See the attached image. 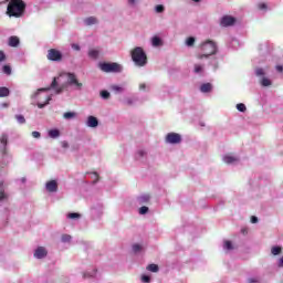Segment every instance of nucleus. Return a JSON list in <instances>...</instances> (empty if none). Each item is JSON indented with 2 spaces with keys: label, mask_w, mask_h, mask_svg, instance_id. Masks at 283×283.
<instances>
[{
  "label": "nucleus",
  "mask_w": 283,
  "mask_h": 283,
  "mask_svg": "<svg viewBox=\"0 0 283 283\" xmlns=\"http://www.w3.org/2000/svg\"><path fill=\"white\" fill-rule=\"evenodd\" d=\"M70 86H73L77 92L83 90V83L78 82L74 73H63L54 77L51 83V88L54 90V94H63L64 90H67Z\"/></svg>",
  "instance_id": "f257e3e1"
},
{
  "label": "nucleus",
  "mask_w": 283,
  "mask_h": 283,
  "mask_svg": "<svg viewBox=\"0 0 283 283\" xmlns=\"http://www.w3.org/2000/svg\"><path fill=\"white\" fill-rule=\"evenodd\" d=\"M51 87L39 88L31 95V101L33 105H36L39 109H43V107L50 105V101H52V96L54 94L50 93Z\"/></svg>",
  "instance_id": "f03ea898"
},
{
  "label": "nucleus",
  "mask_w": 283,
  "mask_h": 283,
  "mask_svg": "<svg viewBox=\"0 0 283 283\" xmlns=\"http://www.w3.org/2000/svg\"><path fill=\"white\" fill-rule=\"evenodd\" d=\"M25 12V2L23 0H11L7 7L8 17L19 19Z\"/></svg>",
  "instance_id": "7ed1b4c3"
},
{
  "label": "nucleus",
  "mask_w": 283,
  "mask_h": 283,
  "mask_svg": "<svg viewBox=\"0 0 283 283\" xmlns=\"http://www.w3.org/2000/svg\"><path fill=\"white\" fill-rule=\"evenodd\" d=\"M132 61L137 67H145L147 65V53L140 46H136L130 52Z\"/></svg>",
  "instance_id": "20e7f679"
},
{
  "label": "nucleus",
  "mask_w": 283,
  "mask_h": 283,
  "mask_svg": "<svg viewBox=\"0 0 283 283\" xmlns=\"http://www.w3.org/2000/svg\"><path fill=\"white\" fill-rule=\"evenodd\" d=\"M201 52L202 54H199L198 59H209V56L218 52V45L216 42L208 40L201 44Z\"/></svg>",
  "instance_id": "39448f33"
},
{
  "label": "nucleus",
  "mask_w": 283,
  "mask_h": 283,
  "mask_svg": "<svg viewBox=\"0 0 283 283\" xmlns=\"http://www.w3.org/2000/svg\"><path fill=\"white\" fill-rule=\"evenodd\" d=\"M98 67L106 74H120V72H123V65L116 62H102L98 64Z\"/></svg>",
  "instance_id": "423d86ee"
},
{
  "label": "nucleus",
  "mask_w": 283,
  "mask_h": 283,
  "mask_svg": "<svg viewBox=\"0 0 283 283\" xmlns=\"http://www.w3.org/2000/svg\"><path fill=\"white\" fill-rule=\"evenodd\" d=\"M8 146V134L3 133L0 137V154L2 155L3 163L10 161V156H8V151L6 147Z\"/></svg>",
  "instance_id": "0eeeda50"
},
{
  "label": "nucleus",
  "mask_w": 283,
  "mask_h": 283,
  "mask_svg": "<svg viewBox=\"0 0 283 283\" xmlns=\"http://www.w3.org/2000/svg\"><path fill=\"white\" fill-rule=\"evenodd\" d=\"M46 59L55 63H61V61H63V53L56 49H51L48 51Z\"/></svg>",
  "instance_id": "6e6552de"
},
{
  "label": "nucleus",
  "mask_w": 283,
  "mask_h": 283,
  "mask_svg": "<svg viewBox=\"0 0 283 283\" xmlns=\"http://www.w3.org/2000/svg\"><path fill=\"white\" fill-rule=\"evenodd\" d=\"M166 143L168 145H180L182 143V136L178 133H168L166 135Z\"/></svg>",
  "instance_id": "1a4fd4ad"
},
{
  "label": "nucleus",
  "mask_w": 283,
  "mask_h": 283,
  "mask_svg": "<svg viewBox=\"0 0 283 283\" xmlns=\"http://www.w3.org/2000/svg\"><path fill=\"white\" fill-rule=\"evenodd\" d=\"M84 280H101V273L98 270L86 271L83 273Z\"/></svg>",
  "instance_id": "9d476101"
},
{
  "label": "nucleus",
  "mask_w": 283,
  "mask_h": 283,
  "mask_svg": "<svg viewBox=\"0 0 283 283\" xmlns=\"http://www.w3.org/2000/svg\"><path fill=\"white\" fill-rule=\"evenodd\" d=\"M233 23H235V18L231 15H224L220 20V25H222V28H229L230 25H233Z\"/></svg>",
  "instance_id": "9b49d317"
},
{
  "label": "nucleus",
  "mask_w": 283,
  "mask_h": 283,
  "mask_svg": "<svg viewBox=\"0 0 283 283\" xmlns=\"http://www.w3.org/2000/svg\"><path fill=\"white\" fill-rule=\"evenodd\" d=\"M85 125H86V127H91L92 129H96V127H98V118L94 115H90L86 118Z\"/></svg>",
  "instance_id": "f8f14e48"
},
{
  "label": "nucleus",
  "mask_w": 283,
  "mask_h": 283,
  "mask_svg": "<svg viewBox=\"0 0 283 283\" xmlns=\"http://www.w3.org/2000/svg\"><path fill=\"white\" fill-rule=\"evenodd\" d=\"M45 189L49 193H56L59 191V184L56 180H51L45 184Z\"/></svg>",
  "instance_id": "ddd939ff"
},
{
  "label": "nucleus",
  "mask_w": 283,
  "mask_h": 283,
  "mask_svg": "<svg viewBox=\"0 0 283 283\" xmlns=\"http://www.w3.org/2000/svg\"><path fill=\"white\" fill-rule=\"evenodd\" d=\"M46 255H48V250L43 247H39L34 251V258H36V260H43V258H46Z\"/></svg>",
  "instance_id": "4468645a"
},
{
  "label": "nucleus",
  "mask_w": 283,
  "mask_h": 283,
  "mask_svg": "<svg viewBox=\"0 0 283 283\" xmlns=\"http://www.w3.org/2000/svg\"><path fill=\"white\" fill-rule=\"evenodd\" d=\"M223 163H226V165H235V163H240V158L233 155H224Z\"/></svg>",
  "instance_id": "2eb2a0df"
},
{
  "label": "nucleus",
  "mask_w": 283,
  "mask_h": 283,
  "mask_svg": "<svg viewBox=\"0 0 283 283\" xmlns=\"http://www.w3.org/2000/svg\"><path fill=\"white\" fill-rule=\"evenodd\" d=\"M228 43H229V48H232V50H238V48H240L241 45L240 40L235 38H230L228 40Z\"/></svg>",
  "instance_id": "dca6fc26"
},
{
  "label": "nucleus",
  "mask_w": 283,
  "mask_h": 283,
  "mask_svg": "<svg viewBox=\"0 0 283 283\" xmlns=\"http://www.w3.org/2000/svg\"><path fill=\"white\" fill-rule=\"evenodd\" d=\"M213 90V85L211 83H203L200 86V92L202 94H209Z\"/></svg>",
  "instance_id": "f3484780"
},
{
  "label": "nucleus",
  "mask_w": 283,
  "mask_h": 283,
  "mask_svg": "<svg viewBox=\"0 0 283 283\" xmlns=\"http://www.w3.org/2000/svg\"><path fill=\"white\" fill-rule=\"evenodd\" d=\"M88 56H90V59H93L96 61V59H98V56H101V51L98 49H90Z\"/></svg>",
  "instance_id": "a211bd4d"
},
{
  "label": "nucleus",
  "mask_w": 283,
  "mask_h": 283,
  "mask_svg": "<svg viewBox=\"0 0 283 283\" xmlns=\"http://www.w3.org/2000/svg\"><path fill=\"white\" fill-rule=\"evenodd\" d=\"M48 136H49V138L56 139L61 136V130H59L57 128L50 129L48 132Z\"/></svg>",
  "instance_id": "6ab92c4d"
},
{
  "label": "nucleus",
  "mask_w": 283,
  "mask_h": 283,
  "mask_svg": "<svg viewBox=\"0 0 283 283\" xmlns=\"http://www.w3.org/2000/svg\"><path fill=\"white\" fill-rule=\"evenodd\" d=\"M151 45H153V48H160V45H163V39H160L157 35L153 36L151 38Z\"/></svg>",
  "instance_id": "aec40b11"
},
{
  "label": "nucleus",
  "mask_w": 283,
  "mask_h": 283,
  "mask_svg": "<svg viewBox=\"0 0 283 283\" xmlns=\"http://www.w3.org/2000/svg\"><path fill=\"white\" fill-rule=\"evenodd\" d=\"M6 200H8V195L3 190V184H1V186H0V205H3V202H6Z\"/></svg>",
  "instance_id": "412c9836"
},
{
  "label": "nucleus",
  "mask_w": 283,
  "mask_h": 283,
  "mask_svg": "<svg viewBox=\"0 0 283 283\" xmlns=\"http://www.w3.org/2000/svg\"><path fill=\"white\" fill-rule=\"evenodd\" d=\"M139 205H146L149 200H151V196L149 195H142L137 198Z\"/></svg>",
  "instance_id": "4be33fe9"
},
{
  "label": "nucleus",
  "mask_w": 283,
  "mask_h": 283,
  "mask_svg": "<svg viewBox=\"0 0 283 283\" xmlns=\"http://www.w3.org/2000/svg\"><path fill=\"white\" fill-rule=\"evenodd\" d=\"M254 74H255V76H258L259 78H260V77L264 78V76L266 75V71H264V69H262V67H256V69L254 70Z\"/></svg>",
  "instance_id": "5701e85b"
},
{
  "label": "nucleus",
  "mask_w": 283,
  "mask_h": 283,
  "mask_svg": "<svg viewBox=\"0 0 283 283\" xmlns=\"http://www.w3.org/2000/svg\"><path fill=\"white\" fill-rule=\"evenodd\" d=\"M6 96H10V88L2 86L0 87V98H6Z\"/></svg>",
  "instance_id": "b1692460"
},
{
  "label": "nucleus",
  "mask_w": 283,
  "mask_h": 283,
  "mask_svg": "<svg viewBox=\"0 0 283 283\" xmlns=\"http://www.w3.org/2000/svg\"><path fill=\"white\" fill-rule=\"evenodd\" d=\"M9 45H10V48L19 46V39L17 36H10L9 38Z\"/></svg>",
  "instance_id": "393cba45"
},
{
  "label": "nucleus",
  "mask_w": 283,
  "mask_h": 283,
  "mask_svg": "<svg viewBox=\"0 0 283 283\" xmlns=\"http://www.w3.org/2000/svg\"><path fill=\"white\" fill-rule=\"evenodd\" d=\"M85 25H95V23H98V20L94 17H88L84 20Z\"/></svg>",
  "instance_id": "a878e982"
},
{
  "label": "nucleus",
  "mask_w": 283,
  "mask_h": 283,
  "mask_svg": "<svg viewBox=\"0 0 283 283\" xmlns=\"http://www.w3.org/2000/svg\"><path fill=\"white\" fill-rule=\"evenodd\" d=\"M143 158H147V151L144 150V149H139V150L136 153V159H137V160H143Z\"/></svg>",
  "instance_id": "bb28decb"
},
{
  "label": "nucleus",
  "mask_w": 283,
  "mask_h": 283,
  "mask_svg": "<svg viewBox=\"0 0 283 283\" xmlns=\"http://www.w3.org/2000/svg\"><path fill=\"white\" fill-rule=\"evenodd\" d=\"M233 243L229 240L223 241V250L224 251H233Z\"/></svg>",
  "instance_id": "cd10ccee"
},
{
  "label": "nucleus",
  "mask_w": 283,
  "mask_h": 283,
  "mask_svg": "<svg viewBox=\"0 0 283 283\" xmlns=\"http://www.w3.org/2000/svg\"><path fill=\"white\" fill-rule=\"evenodd\" d=\"M195 74H205V66L202 64H195Z\"/></svg>",
  "instance_id": "c85d7f7f"
},
{
  "label": "nucleus",
  "mask_w": 283,
  "mask_h": 283,
  "mask_svg": "<svg viewBox=\"0 0 283 283\" xmlns=\"http://www.w3.org/2000/svg\"><path fill=\"white\" fill-rule=\"evenodd\" d=\"M111 90L115 93V94H123V92H125V88L118 85H112Z\"/></svg>",
  "instance_id": "c756f323"
},
{
  "label": "nucleus",
  "mask_w": 283,
  "mask_h": 283,
  "mask_svg": "<svg viewBox=\"0 0 283 283\" xmlns=\"http://www.w3.org/2000/svg\"><path fill=\"white\" fill-rule=\"evenodd\" d=\"M63 118H65V120H72V118H76V113L75 112H66L63 114Z\"/></svg>",
  "instance_id": "7c9ffc66"
},
{
  "label": "nucleus",
  "mask_w": 283,
  "mask_h": 283,
  "mask_svg": "<svg viewBox=\"0 0 283 283\" xmlns=\"http://www.w3.org/2000/svg\"><path fill=\"white\" fill-rule=\"evenodd\" d=\"M138 3H140V0H127V6L130 7L133 10H135V8H138Z\"/></svg>",
  "instance_id": "2f4dec72"
},
{
  "label": "nucleus",
  "mask_w": 283,
  "mask_h": 283,
  "mask_svg": "<svg viewBox=\"0 0 283 283\" xmlns=\"http://www.w3.org/2000/svg\"><path fill=\"white\" fill-rule=\"evenodd\" d=\"M260 83L262 87H271L272 85V82L268 77H262Z\"/></svg>",
  "instance_id": "473e14b6"
},
{
  "label": "nucleus",
  "mask_w": 283,
  "mask_h": 283,
  "mask_svg": "<svg viewBox=\"0 0 283 283\" xmlns=\"http://www.w3.org/2000/svg\"><path fill=\"white\" fill-rule=\"evenodd\" d=\"M66 218H69V220H78V218H81V214L78 212H70L66 214Z\"/></svg>",
  "instance_id": "72a5a7b5"
},
{
  "label": "nucleus",
  "mask_w": 283,
  "mask_h": 283,
  "mask_svg": "<svg viewBox=\"0 0 283 283\" xmlns=\"http://www.w3.org/2000/svg\"><path fill=\"white\" fill-rule=\"evenodd\" d=\"M61 242H63L64 244H67V243L72 242V235H70V234H62Z\"/></svg>",
  "instance_id": "f704fd0d"
},
{
  "label": "nucleus",
  "mask_w": 283,
  "mask_h": 283,
  "mask_svg": "<svg viewBox=\"0 0 283 283\" xmlns=\"http://www.w3.org/2000/svg\"><path fill=\"white\" fill-rule=\"evenodd\" d=\"M195 43H196V38H193V36H189V38L186 40V45H187V48H193Z\"/></svg>",
  "instance_id": "c9c22d12"
},
{
  "label": "nucleus",
  "mask_w": 283,
  "mask_h": 283,
  "mask_svg": "<svg viewBox=\"0 0 283 283\" xmlns=\"http://www.w3.org/2000/svg\"><path fill=\"white\" fill-rule=\"evenodd\" d=\"M139 90L140 92H149V90H151V86L149 84L142 83L139 84Z\"/></svg>",
  "instance_id": "e433bc0d"
},
{
  "label": "nucleus",
  "mask_w": 283,
  "mask_h": 283,
  "mask_svg": "<svg viewBox=\"0 0 283 283\" xmlns=\"http://www.w3.org/2000/svg\"><path fill=\"white\" fill-rule=\"evenodd\" d=\"M147 271H150L151 273H158L159 268H158L157 264H149V265L147 266Z\"/></svg>",
  "instance_id": "4c0bfd02"
},
{
  "label": "nucleus",
  "mask_w": 283,
  "mask_h": 283,
  "mask_svg": "<svg viewBox=\"0 0 283 283\" xmlns=\"http://www.w3.org/2000/svg\"><path fill=\"white\" fill-rule=\"evenodd\" d=\"M272 255H280L282 253L281 247H273L271 250Z\"/></svg>",
  "instance_id": "58836bf2"
},
{
  "label": "nucleus",
  "mask_w": 283,
  "mask_h": 283,
  "mask_svg": "<svg viewBox=\"0 0 283 283\" xmlns=\"http://www.w3.org/2000/svg\"><path fill=\"white\" fill-rule=\"evenodd\" d=\"M99 96H101V98H103L104 101H107V99H109V96H111V94L108 93V91H101V93H99Z\"/></svg>",
  "instance_id": "ea45409f"
},
{
  "label": "nucleus",
  "mask_w": 283,
  "mask_h": 283,
  "mask_svg": "<svg viewBox=\"0 0 283 283\" xmlns=\"http://www.w3.org/2000/svg\"><path fill=\"white\" fill-rule=\"evenodd\" d=\"M15 119L19 123V125H25V116H23V115H15Z\"/></svg>",
  "instance_id": "a19ab883"
},
{
  "label": "nucleus",
  "mask_w": 283,
  "mask_h": 283,
  "mask_svg": "<svg viewBox=\"0 0 283 283\" xmlns=\"http://www.w3.org/2000/svg\"><path fill=\"white\" fill-rule=\"evenodd\" d=\"M155 12H157V14H163V12H165V6L163 4H157L155 7Z\"/></svg>",
  "instance_id": "79ce46f5"
},
{
  "label": "nucleus",
  "mask_w": 283,
  "mask_h": 283,
  "mask_svg": "<svg viewBox=\"0 0 283 283\" xmlns=\"http://www.w3.org/2000/svg\"><path fill=\"white\" fill-rule=\"evenodd\" d=\"M143 245L142 244H138V243H135V244H133V251L135 252V253H140V251H143Z\"/></svg>",
  "instance_id": "37998d69"
},
{
  "label": "nucleus",
  "mask_w": 283,
  "mask_h": 283,
  "mask_svg": "<svg viewBox=\"0 0 283 283\" xmlns=\"http://www.w3.org/2000/svg\"><path fill=\"white\" fill-rule=\"evenodd\" d=\"M2 72H3L4 74H7L8 76H10V74H12V69L10 67V65H4V66L2 67Z\"/></svg>",
  "instance_id": "c03bdc74"
},
{
  "label": "nucleus",
  "mask_w": 283,
  "mask_h": 283,
  "mask_svg": "<svg viewBox=\"0 0 283 283\" xmlns=\"http://www.w3.org/2000/svg\"><path fill=\"white\" fill-rule=\"evenodd\" d=\"M237 109H238V112L244 113V112H247V105H244L243 103H239V104H237Z\"/></svg>",
  "instance_id": "a18cd8bd"
},
{
  "label": "nucleus",
  "mask_w": 283,
  "mask_h": 283,
  "mask_svg": "<svg viewBox=\"0 0 283 283\" xmlns=\"http://www.w3.org/2000/svg\"><path fill=\"white\" fill-rule=\"evenodd\" d=\"M149 212V208L147 206H143L142 208H139V213L140 216H145V213Z\"/></svg>",
  "instance_id": "49530a36"
},
{
  "label": "nucleus",
  "mask_w": 283,
  "mask_h": 283,
  "mask_svg": "<svg viewBox=\"0 0 283 283\" xmlns=\"http://www.w3.org/2000/svg\"><path fill=\"white\" fill-rule=\"evenodd\" d=\"M258 8H259L260 10L265 11V12H266V10H269V6H266V3H264V2L258 3Z\"/></svg>",
  "instance_id": "de8ad7c7"
},
{
  "label": "nucleus",
  "mask_w": 283,
  "mask_h": 283,
  "mask_svg": "<svg viewBox=\"0 0 283 283\" xmlns=\"http://www.w3.org/2000/svg\"><path fill=\"white\" fill-rule=\"evenodd\" d=\"M142 282H144V283H149V282H151V277L149 276V275H143L142 276Z\"/></svg>",
  "instance_id": "09e8293b"
},
{
  "label": "nucleus",
  "mask_w": 283,
  "mask_h": 283,
  "mask_svg": "<svg viewBox=\"0 0 283 283\" xmlns=\"http://www.w3.org/2000/svg\"><path fill=\"white\" fill-rule=\"evenodd\" d=\"M61 147H63V149H67L70 148V143H67L66 140L61 142Z\"/></svg>",
  "instance_id": "8fccbe9b"
},
{
  "label": "nucleus",
  "mask_w": 283,
  "mask_h": 283,
  "mask_svg": "<svg viewBox=\"0 0 283 283\" xmlns=\"http://www.w3.org/2000/svg\"><path fill=\"white\" fill-rule=\"evenodd\" d=\"M31 136H32L33 138H41V133L34 130V132L31 133Z\"/></svg>",
  "instance_id": "3c124183"
},
{
  "label": "nucleus",
  "mask_w": 283,
  "mask_h": 283,
  "mask_svg": "<svg viewBox=\"0 0 283 283\" xmlns=\"http://www.w3.org/2000/svg\"><path fill=\"white\" fill-rule=\"evenodd\" d=\"M72 50H75L76 52H81V45L78 44H72Z\"/></svg>",
  "instance_id": "603ef678"
},
{
  "label": "nucleus",
  "mask_w": 283,
  "mask_h": 283,
  "mask_svg": "<svg viewBox=\"0 0 283 283\" xmlns=\"http://www.w3.org/2000/svg\"><path fill=\"white\" fill-rule=\"evenodd\" d=\"M211 64L213 65V70H216L218 67V60H212Z\"/></svg>",
  "instance_id": "864d4df0"
},
{
  "label": "nucleus",
  "mask_w": 283,
  "mask_h": 283,
  "mask_svg": "<svg viewBox=\"0 0 283 283\" xmlns=\"http://www.w3.org/2000/svg\"><path fill=\"white\" fill-rule=\"evenodd\" d=\"M1 61H6V53H3L2 51H0V62Z\"/></svg>",
  "instance_id": "5fc2aeb1"
},
{
  "label": "nucleus",
  "mask_w": 283,
  "mask_h": 283,
  "mask_svg": "<svg viewBox=\"0 0 283 283\" xmlns=\"http://www.w3.org/2000/svg\"><path fill=\"white\" fill-rule=\"evenodd\" d=\"M126 105H134V99L133 98H127L126 99Z\"/></svg>",
  "instance_id": "6e6d98bb"
},
{
  "label": "nucleus",
  "mask_w": 283,
  "mask_h": 283,
  "mask_svg": "<svg viewBox=\"0 0 283 283\" xmlns=\"http://www.w3.org/2000/svg\"><path fill=\"white\" fill-rule=\"evenodd\" d=\"M251 222H252V224L258 223V217H255V216L251 217Z\"/></svg>",
  "instance_id": "4d7b16f0"
},
{
  "label": "nucleus",
  "mask_w": 283,
  "mask_h": 283,
  "mask_svg": "<svg viewBox=\"0 0 283 283\" xmlns=\"http://www.w3.org/2000/svg\"><path fill=\"white\" fill-rule=\"evenodd\" d=\"M275 70H276V72H283V66L282 65H276Z\"/></svg>",
  "instance_id": "13d9d810"
},
{
  "label": "nucleus",
  "mask_w": 283,
  "mask_h": 283,
  "mask_svg": "<svg viewBox=\"0 0 283 283\" xmlns=\"http://www.w3.org/2000/svg\"><path fill=\"white\" fill-rule=\"evenodd\" d=\"M93 178H95L94 182H98V174L93 172Z\"/></svg>",
  "instance_id": "bf43d9fd"
},
{
  "label": "nucleus",
  "mask_w": 283,
  "mask_h": 283,
  "mask_svg": "<svg viewBox=\"0 0 283 283\" xmlns=\"http://www.w3.org/2000/svg\"><path fill=\"white\" fill-rule=\"evenodd\" d=\"M277 266H280V268L283 266V256L279 260Z\"/></svg>",
  "instance_id": "052dcab7"
},
{
  "label": "nucleus",
  "mask_w": 283,
  "mask_h": 283,
  "mask_svg": "<svg viewBox=\"0 0 283 283\" xmlns=\"http://www.w3.org/2000/svg\"><path fill=\"white\" fill-rule=\"evenodd\" d=\"M1 107H2V108L10 107V104H9V103H2V104H1Z\"/></svg>",
  "instance_id": "680f3d73"
},
{
  "label": "nucleus",
  "mask_w": 283,
  "mask_h": 283,
  "mask_svg": "<svg viewBox=\"0 0 283 283\" xmlns=\"http://www.w3.org/2000/svg\"><path fill=\"white\" fill-rule=\"evenodd\" d=\"M248 282H249V283H258V280H255V279H249Z\"/></svg>",
  "instance_id": "e2e57ef3"
},
{
  "label": "nucleus",
  "mask_w": 283,
  "mask_h": 283,
  "mask_svg": "<svg viewBox=\"0 0 283 283\" xmlns=\"http://www.w3.org/2000/svg\"><path fill=\"white\" fill-rule=\"evenodd\" d=\"M193 3H200V0H192Z\"/></svg>",
  "instance_id": "0e129e2a"
},
{
  "label": "nucleus",
  "mask_w": 283,
  "mask_h": 283,
  "mask_svg": "<svg viewBox=\"0 0 283 283\" xmlns=\"http://www.w3.org/2000/svg\"><path fill=\"white\" fill-rule=\"evenodd\" d=\"M22 182H25V178H22Z\"/></svg>",
  "instance_id": "69168bd1"
}]
</instances>
